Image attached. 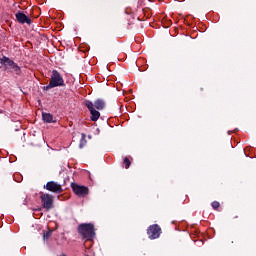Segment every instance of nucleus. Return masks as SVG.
Segmentation results:
<instances>
[{"instance_id": "13", "label": "nucleus", "mask_w": 256, "mask_h": 256, "mask_svg": "<svg viewBox=\"0 0 256 256\" xmlns=\"http://www.w3.org/2000/svg\"><path fill=\"white\" fill-rule=\"evenodd\" d=\"M219 206H220L219 202L217 201L212 202L213 209H219Z\"/></svg>"}, {"instance_id": "14", "label": "nucleus", "mask_w": 256, "mask_h": 256, "mask_svg": "<svg viewBox=\"0 0 256 256\" xmlns=\"http://www.w3.org/2000/svg\"><path fill=\"white\" fill-rule=\"evenodd\" d=\"M51 237V232L44 234V239H49Z\"/></svg>"}, {"instance_id": "1", "label": "nucleus", "mask_w": 256, "mask_h": 256, "mask_svg": "<svg viewBox=\"0 0 256 256\" xmlns=\"http://www.w3.org/2000/svg\"><path fill=\"white\" fill-rule=\"evenodd\" d=\"M78 232L82 235L83 239L91 241L95 237V226L91 223L81 224L78 227Z\"/></svg>"}, {"instance_id": "5", "label": "nucleus", "mask_w": 256, "mask_h": 256, "mask_svg": "<svg viewBox=\"0 0 256 256\" xmlns=\"http://www.w3.org/2000/svg\"><path fill=\"white\" fill-rule=\"evenodd\" d=\"M147 233L149 239H159L161 235V227L157 224H153L148 228Z\"/></svg>"}, {"instance_id": "9", "label": "nucleus", "mask_w": 256, "mask_h": 256, "mask_svg": "<svg viewBox=\"0 0 256 256\" xmlns=\"http://www.w3.org/2000/svg\"><path fill=\"white\" fill-rule=\"evenodd\" d=\"M16 19L18 23H27L28 25H31V19H29V17H27L23 12L16 13Z\"/></svg>"}, {"instance_id": "16", "label": "nucleus", "mask_w": 256, "mask_h": 256, "mask_svg": "<svg viewBox=\"0 0 256 256\" xmlns=\"http://www.w3.org/2000/svg\"><path fill=\"white\" fill-rule=\"evenodd\" d=\"M61 256H66L65 254H62Z\"/></svg>"}, {"instance_id": "11", "label": "nucleus", "mask_w": 256, "mask_h": 256, "mask_svg": "<svg viewBox=\"0 0 256 256\" xmlns=\"http://www.w3.org/2000/svg\"><path fill=\"white\" fill-rule=\"evenodd\" d=\"M42 119L45 123H53V115L50 113H42Z\"/></svg>"}, {"instance_id": "10", "label": "nucleus", "mask_w": 256, "mask_h": 256, "mask_svg": "<svg viewBox=\"0 0 256 256\" xmlns=\"http://www.w3.org/2000/svg\"><path fill=\"white\" fill-rule=\"evenodd\" d=\"M93 106L95 109H98V111H101L105 109V101L98 99L94 102Z\"/></svg>"}, {"instance_id": "15", "label": "nucleus", "mask_w": 256, "mask_h": 256, "mask_svg": "<svg viewBox=\"0 0 256 256\" xmlns=\"http://www.w3.org/2000/svg\"><path fill=\"white\" fill-rule=\"evenodd\" d=\"M82 147H83V144H80V149H82Z\"/></svg>"}, {"instance_id": "12", "label": "nucleus", "mask_w": 256, "mask_h": 256, "mask_svg": "<svg viewBox=\"0 0 256 256\" xmlns=\"http://www.w3.org/2000/svg\"><path fill=\"white\" fill-rule=\"evenodd\" d=\"M124 165L125 169H129V167H131V161L129 160V158L124 159Z\"/></svg>"}, {"instance_id": "8", "label": "nucleus", "mask_w": 256, "mask_h": 256, "mask_svg": "<svg viewBox=\"0 0 256 256\" xmlns=\"http://www.w3.org/2000/svg\"><path fill=\"white\" fill-rule=\"evenodd\" d=\"M85 106L90 111L91 121H98L99 117H101V113H99V111L95 110V108L93 106V102L86 101Z\"/></svg>"}, {"instance_id": "4", "label": "nucleus", "mask_w": 256, "mask_h": 256, "mask_svg": "<svg viewBox=\"0 0 256 256\" xmlns=\"http://www.w3.org/2000/svg\"><path fill=\"white\" fill-rule=\"evenodd\" d=\"M41 202H42V207L44 209H53V196L51 194H42L40 196Z\"/></svg>"}, {"instance_id": "3", "label": "nucleus", "mask_w": 256, "mask_h": 256, "mask_svg": "<svg viewBox=\"0 0 256 256\" xmlns=\"http://www.w3.org/2000/svg\"><path fill=\"white\" fill-rule=\"evenodd\" d=\"M65 86V80L63 79V76L59 73L57 70L52 71L50 83L47 86V89H53L55 87H64Z\"/></svg>"}, {"instance_id": "7", "label": "nucleus", "mask_w": 256, "mask_h": 256, "mask_svg": "<svg viewBox=\"0 0 256 256\" xmlns=\"http://www.w3.org/2000/svg\"><path fill=\"white\" fill-rule=\"evenodd\" d=\"M72 189L78 197H86V195H89V188L85 186H81L79 184H72Z\"/></svg>"}, {"instance_id": "6", "label": "nucleus", "mask_w": 256, "mask_h": 256, "mask_svg": "<svg viewBox=\"0 0 256 256\" xmlns=\"http://www.w3.org/2000/svg\"><path fill=\"white\" fill-rule=\"evenodd\" d=\"M44 189L51 191V193H63L61 184L54 181L47 182V184L44 186Z\"/></svg>"}, {"instance_id": "2", "label": "nucleus", "mask_w": 256, "mask_h": 256, "mask_svg": "<svg viewBox=\"0 0 256 256\" xmlns=\"http://www.w3.org/2000/svg\"><path fill=\"white\" fill-rule=\"evenodd\" d=\"M0 63L4 66L6 71L16 73V75H19V73H21V68L19 67V65H17V63H15L13 60L6 56L0 58Z\"/></svg>"}]
</instances>
